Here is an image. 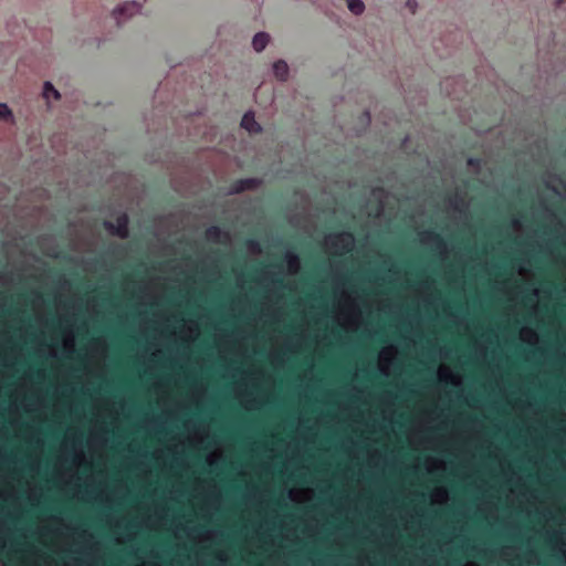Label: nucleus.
Listing matches in <instances>:
<instances>
[{
	"label": "nucleus",
	"mask_w": 566,
	"mask_h": 566,
	"mask_svg": "<svg viewBox=\"0 0 566 566\" xmlns=\"http://www.w3.org/2000/svg\"><path fill=\"white\" fill-rule=\"evenodd\" d=\"M140 3L136 1L126 2L122 7L114 10L113 15L118 27L125 21L127 17H132L140 11Z\"/></svg>",
	"instance_id": "f257e3e1"
},
{
	"label": "nucleus",
	"mask_w": 566,
	"mask_h": 566,
	"mask_svg": "<svg viewBox=\"0 0 566 566\" xmlns=\"http://www.w3.org/2000/svg\"><path fill=\"white\" fill-rule=\"evenodd\" d=\"M105 228L118 235L119 238H127L128 235V218L126 214H122L117 218L116 224L113 222H106Z\"/></svg>",
	"instance_id": "f03ea898"
},
{
	"label": "nucleus",
	"mask_w": 566,
	"mask_h": 566,
	"mask_svg": "<svg viewBox=\"0 0 566 566\" xmlns=\"http://www.w3.org/2000/svg\"><path fill=\"white\" fill-rule=\"evenodd\" d=\"M259 180L255 178H244L239 179L233 182L232 185V192L240 193L245 190H252L255 189L259 186Z\"/></svg>",
	"instance_id": "7ed1b4c3"
},
{
	"label": "nucleus",
	"mask_w": 566,
	"mask_h": 566,
	"mask_svg": "<svg viewBox=\"0 0 566 566\" xmlns=\"http://www.w3.org/2000/svg\"><path fill=\"white\" fill-rule=\"evenodd\" d=\"M241 127L251 134L260 133L262 129L261 125L255 120L252 112H248L243 115L241 119Z\"/></svg>",
	"instance_id": "20e7f679"
},
{
	"label": "nucleus",
	"mask_w": 566,
	"mask_h": 566,
	"mask_svg": "<svg viewBox=\"0 0 566 566\" xmlns=\"http://www.w3.org/2000/svg\"><path fill=\"white\" fill-rule=\"evenodd\" d=\"M273 72L277 80L285 81L289 75V66L285 61L279 60L273 64Z\"/></svg>",
	"instance_id": "39448f33"
},
{
	"label": "nucleus",
	"mask_w": 566,
	"mask_h": 566,
	"mask_svg": "<svg viewBox=\"0 0 566 566\" xmlns=\"http://www.w3.org/2000/svg\"><path fill=\"white\" fill-rule=\"evenodd\" d=\"M269 34L265 32H259L254 35L252 40V45L256 52H261L265 49L266 44L269 43Z\"/></svg>",
	"instance_id": "423d86ee"
},
{
	"label": "nucleus",
	"mask_w": 566,
	"mask_h": 566,
	"mask_svg": "<svg viewBox=\"0 0 566 566\" xmlns=\"http://www.w3.org/2000/svg\"><path fill=\"white\" fill-rule=\"evenodd\" d=\"M43 96L46 99H50L51 97H53L54 99H59L60 93L57 90L54 88V86L50 82H45L43 87Z\"/></svg>",
	"instance_id": "0eeeda50"
},
{
	"label": "nucleus",
	"mask_w": 566,
	"mask_h": 566,
	"mask_svg": "<svg viewBox=\"0 0 566 566\" xmlns=\"http://www.w3.org/2000/svg\"><path fill=\"white\" fill-rule=\"evenodd\" d=\"M347 6H348V9L354 14H360V13H363V11L365 9L364 2L361 0H347Z\"/></svg>",
	"instance_id": "6e6552de"
},
{
	"label": "nucleus",
	"mask_w": 566,
	"mask_h": 566,
	"mask_svg": "<svg viewBox=\"0 0 566 566\" xmlns=\"http://www.w3.org/2000/svg\"><path fill=\"white\" fill-rule=\"evenodd\" d=\"M10 117H11L10 108L6 104L0 103V120L9 119Z\"/></svg>",
	"instance_id": "1a4fd4ad"
},
{
	"label": "nucleus",
	"mask_w": 566,
	"mask_h": 566,
	"mask_svg": "<svg viewBox=\"0 0 566 566\" xmlns=\"http://www.w3.org/2000/svg\"><path fill=\"white\" fill-rule=\"evenodd\" d=\"M426 239L434 241L438 244H442L441 237L438 233L433 232V231L426 232Z\"/></svg>",
	"instance_id": "9d476101"
},
{
	"label": "nucleus",
	"mask_w": 566,
	"mask_h": 566,
	"mask_svg": "<svg viewBox=\"0 0 566 566\" xmlns=\"http://www.w3.org/2000/svg\"><path fill=\"white\" fill-rule=\"evenodd\" d=\"M209 238H218L220 234V229L218 227H211L207 231Z\"/></svg>",
	"instance_id": "9b49d317"
},
{
	"label": "nucleus",
	"mask_w": 566,
	"mask_h": 566,
	"mask_svg": "<svg viewBox=\"0 0 566 566\" xmlns=\"http://www.w3.org/2000/svg\"><path fill=\"white\" fill-rule=\"evenodd\" d=\"M286 258L290 266H294L298 262V259L295 254H289Z\"/></svg>",
	"instance_id": "f8f14e48"
},
{
	"label": "nucleus",
	"mask_w": 566,
	"mask_h": 566,
	"mask_svg": "<svg viewBox=\"0 0 566 566\" xmlns=\"http://www.w3.org/2000/svg\"><path fill=\"white\" fill-rule=\"evenodd\" d=\"M406 4L409 8L411 13L416 12V7H417L416 0H408Z\"/></svg>",
	"instance_id": "ddd939ff"
},
{
	"label": "nucleus",
	"mask_w": 566,
	"mask_h": 566,
	"mask_svg": "<svg viewBox=\"0 0 566 566\" xmlns=\"http://www.w3.org/2000/svg\"><path fill=\"white\" fill-rule=\"evenodd\" d=\"M344 235H345L346 238L350 239V240L353 239L352 233H345Z\"/></svg>",
	"instance_id": "4468645a"
},
{
	"label": "nucleus",
	"mask_w": 566,
	"mask_h": 566,
	"mask_svg": "<svg viewBox=\"0 0 566 566\" xmlns=\"http://www.w3.org/2000/svg\"><path fill=\"white\" fill-rule=\"evenodd\" d=\"M441 429H444V428H443L442 426H441V427H437V428L434 429V431H438V430H441Z\"/></svg>",
	"instance_id": "2eb2a0df"
},
{
	"label": "nucleus",
	"mask_w": 566,
	"mask_h": 566,
	"mask_svg": "<svg viewBox=\"0 0 566 566\" xmlns=\"http://www.w3.org/2000/svg\"><path fill=\"white\" fill-rule=\"evenodd\" d=\"M468 421L469 422H475V419L474 418H470Z\"/></svg>",
	"instance_id": "dca6fc26"
}]
</instances>
